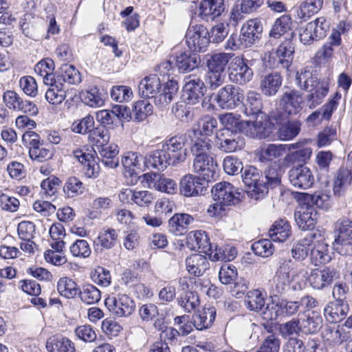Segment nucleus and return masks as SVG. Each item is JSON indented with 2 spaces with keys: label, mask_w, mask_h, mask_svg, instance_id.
<instances>
[{
  "label": "nucleus",
  "mask_w": 352,
  "mask_h": 352,
  "mask_svg": "<svg viewBox=\"0 0 352 352\" xmlns=\"http://www.w3.org/2000/svg\"><path fill=\"white\" fill-rule=\"evenodd\" d=\"M214 100L222 109L231 110L236 108L243 98V90L236 86L227 85L213 95Z\"/></svg>",
  "instance_id": "6"
},
{
  "label": "nucleus",
  "mask_w": 352,
  "mask_h": 352,
  "mask_svg": "<svg viewBox=\"0 0 352 352\" xmlns=\"http://www.w3.org/2000/svg\"><path fill=\"white\" fill-rule=\"evenodd\" d=\"M153 113L152 104L146 100L137 101L131 113V118L141 122L144 120L148 116Z\"/></svg>",
  "instance_id": "47"
},
{
  "label": "nucleus",
  "mask_w": 352,
  "mask_h": 352,
  "mask_svg": "<svg viewBox=\"0 0 352 352\" xmlns=\"http://www.w3.org/2000/svg\"><path fill=\"white\" fill-rule=\"evenodd\" d=\"M213 199L216 201L214 204V208L219 206L221 209L222 206L235 205L240 200V192L238 189L228 182H219L216 184L212 190Z\"/></svg>",
  "instance_id": "5"
},
{
  "label": "nucleus",
  "mask_w": 352,
  "mask_h": 352,
  "mask_svg": "<svg viewBox=\"0 0 352 352\" xmlns=\"http://www.w3.org/2000/svg\"><path fill=\"white\" fill-rule=\"evenodd\" d=\"M335 232L338 234L335 243H350L349 241L352 239V221L346 217L338 219L335 224Z\"/></svg>",
  "instance_id": "37"
},
{
  "label": "nucleus",
  "mask_w": 352,
  "mask_h": 352,
  "mask_svg": "<svg viewBox=\"0 0 352 352\" xmlns=\"http://www.w3.org/2000/svg\"><path fill=\"white\" fill-rule=\"evenodd\" d=\"M312 243V237L307 236L296 242L292 249V255L294 259L304 260L308 255L309 247Z\"/></svg>",
  "instance_id": "51"
},
{
  "label": "nucleus",
  "mask_w": 352,
  "mask_h": 352,
  "mask_svg": "<svg viewBox=\"0 0 352 352\" xmlns=\"http://www.w3.org/2000/svg\"><path fill=\"white\" fill-rule=\"evenodd\" d=\"M233 56L231 53H217L211 55L207 60L208 69L225 73L226 65Z\"/></svg>",
  "instance_id": "44"
},
{
  "label": "nucleus",
  "mask_w": 352,
  "mask_h": 352,
  "mask_svg": "<svg viewBox=\"0 0 352 352\" xmlns=\"http://www.w3.org/2000/svg\"><path fill=\"white\" fill-rule=\"evenodd\" d=\"M202 180L200 177L192 174L184 175L179 182L180 194L186 197L204 195L206 187Z\"/></svg>",
  "instance_id": "16"
},
{
  "label": "nucleus",
  "mask_w": 352,
  "mask_h": 352,
  "mask_svg": "<svg viewBox=\"0 0 352 352\" xmlns=\"http://www.w3.org/2000/svg\"><path fill=\"white\" fill-rule=\"evenodd\" d=\"M141 160V156H139L137 153L129 152L123 157L122 163L126 170L132 175L141 169L140 163Z\"/></svg>",
  "instance_id": "64"
},
{
  "label": "nucleus",
  "mask_w": 352,
  "mask_h": 352,
  "mask_svg": "<svg viewBox=\"0 0 352 352\" xmlns=\"http://www.w3.org/2000/svg\"><path fill=\"white\" fill-rule=\"evenodd\" d=\"M186 44L195 52H206L210 43L209 32L202 25L190 27L186 33Z\"/></svg>",
  "instance_id": "8"
},
{
  "label": "nucleus",
  "mask_w": 352,
  "mask_h": 352,
  "mask_svg": "<svg viewBox=\"0 0 352 352\" xmlns=\"http://www.w3.org/2000/svg\"><path fill=\"white\" fill-rule=\"evenodd\" d=\"M216 316V309L213 307H204L192 316L195 328L203 330L209 328L213 323Z\"/></svg>",
  "instance_id": "36"
},
{
  "label": "nucleus",
  "mask_w": 352,
  "mask_h": 352,
  "mask_svg": "<svg viewBox=\"0 0 352 352\" xmlns=\"http://www.w3.org/2000/svg\"><path fill=\"white\" fill-rule=\"evenodd\" d=\"M336 278L337 272L336 270L325 267L322 270L315 269L312 270L308 280L314 289H322L331 285Z\"/></svg>",
  "instance_id": "21"
},
{
  "label": "nucleus",
  "mask_w": 352,
  "mask_h": 352,
  "mask_svg": "<svg viewBox=\"0 0 352 352\" xmlns=\"http://www.w3.org/2000/svg\"><path fill=\"white\" fill-rule=\"evenodd\" d=\"M332 251L324 241H318L311 250V260L315 265L328 263L332 258Z\"/></svg>",
  "instance_id": "31"
},
{
  "label": "nucleus",
  "mask_w": 352,
  "mask_h": 352,
  "mask_svg": "<svg viewBox=\"0 0 352 352\" xmlns=\"http://www.w3.org/2000/svg\"><path fill=\"white\" fill-rule=\"evenodd\" d=\"M306 98L308 106L310 109H314L320 105L324 97L329 92V84L326 81H321L320 86H318L313 91H309Z\"/></svg>",
  "instance_id": "46"
},
{
  "label": "nucleus",
  "mask_w": 352,
  "mask_h": 352,
  "mask_svg": "<svg viewBox=\"0 0 352 352\" xmlns=\"http://www.w3.org/2000/svg\"><path fill=\"white\" fill-rule=\"evenodd\" d=\"M349 332L340 326H327L322 332V337L327 346L335 347L344 343L348 338Z\"/></svg>",
  "instance_id": "26"
},
{
  "label": "nucleus",
  "mask_w": 352,
  "mask_h": 352,
  "mask_svg": "<svg viewBox=\"0 0 352 352\" xmlns=\"http://www.w3.org/2000/svg\"><path fill=\"white\" fill-rule=\"evenodd\" d=\"M230 80L239 85H245L250 82L253 77V72L248 67L245 60L240 57L234 58L229 66Z\"/></svg>",
  "instance_id": "14"
},
{
  "label": "nucleus",
  "mask_w": 352,
  "mask_h": 352,
  "mask_svg": "<svg viewBox=\"0 0 352 352\" xmlns=\"http://www.w3.org/2000/svg\"><path fill=\"white\" fill-rule=\"evenodd\" d=\"M263 101L260 94L254 91H249L246 94L245 113L248 116L259 115L262 112Z\"/></svg>",
  "instance_id": "40"
},
{
  "label": "nucleus",
  "mask_w": 352,
  "mask_h": 352,
  "mask_svg": "<svg viewBox=\"0 0 352 352\" xmlns=\"http://www.w3.org/2000/svg\"><path fill=\"white\" fill-rule=\"evenodd\" d=\"M192 168L200 178L202 177L207 182L217 179L219 176L217 164L212 155L194 158Z\"/></svg>",
  "instance_id": "13"
},
{
  "label": "nucleus",
  "mask_w": 352,
  "mask_h": 352,
  "mask_svg": "<svg viewBox=\"0 0 352 352\" xmlns=\"http://www.w3.org/2000/svg\"><path fill=\"white\" fill-rule=\"evenodd\" d=\"M60 74L63 81L70 85H77L82 80L80 72L72 65L63 64L60 68Z\"/></svg>",
  "instance_id": "55"
},
{
  "label": "nucleus",
  "mask_w": 352,
  "mask_h": 352,
  "mask_svg": "<svg viewBox=\"0 0 352 352\" xmlns=\"http://www.w3.org/2000/svg\"><path fill=\"white\" fill-rule=\"evenodd\" d=\"M224 11L223 0H202L199 5L200 17L206 21H212Z\"/></svg>",
  "instance_id": "25"
},
{
  "label": "nucleus",
  "mask_w": 352,
  "mask_h": 352,
  "mask_svg": "<svg viewBox=\"0 0 352 352\" xmlns=\"http://www.w3.org/2000/svg\"><path fill=\"white\" fill-rule=\"evenodd\" d=\"M200 61V56L198 54L182 52L177 56L176 65L182 72H190L197 67Z\"/></svg>",
  "instance_id": "39"
},
{
  "label": "nucleus",
  "mask_w": 352,
  "mask_h": 352,
  "mask_svg": "<svg viewBox=\"0 0 352 352\" xmlns=\"http://www.w3.org/2000/svg\"><path fill=\"white\" fill-rule=\"evenodd\" d=\"M349 310L348 305L343 300H335L326 305L324 316L329 322L337 323L346 318Z\"/></svg>",
  "instance_id": "24"
},
{
  "label": "nucleus",
  "mask_w": 352,
  "mask_h": 352,
  "mask_svg": "<svg viewBox=\"0 0 352 352\" xmlns=\"http://www.w3.org/2000/svg\"><path fill=\"white\" fill-rule=\"evenodd\" d=\"M144 164L147 168H153L158 170H164L168 166L172 165L170 156L166 153V150L161 148L150 152L144 157Z\"/></svg>",
  "instance_id": "23"
},
{
  "label": "nucleus",
  "mask_w": 352,
  "mask_h": 352,
  "mask_svg": "<svg viewBox=\"0 0 352 352\" xmlns=\"http://www.w3.org/2000/svg\"><path fill=\"white\" fill-rule=\"evenodd\" d=\"M294 58V47L289 41L281 43L276 52L268 56L267 65L273 69H288Z\"/></svg>",
  "instance_id": "10"
},
{
  "label": "nucleus",
  "mask_w": 352,
  "mask_h": 352,
  "mask_svg": "<svg viewBox=\"0 0 352 352\" xmlns=\"http://www.w3.org/2000/svg\"><path fill=\"white\" fill-rule=\"evenodd\" d=\"M342 43L341 32L333 29L328 41L317 51L316 59L319 63H329L333 57L335 48Z\"/></svg>",
  "instance_id": "17"
},
{
  "label": "nucleus",
  "mask_w": 352,
  "mask_h": 352,
  "mask_svg": "<svg viewBox=\"0 0 352 352\" xmlns=\"http://www.w3.org/2000/svg\"><path fill=\"white\" fill-rule=\"evenodd\" d=\"M82 302L87 305L97 303L101 298L100 291L94 285L87 284L79 289L78 294Z\"/></svg>",
  "instance_id": "48"
},
{
  "label": "nucleus",
  "mask_w": 352,
  "mask_h": 352,
  "mask_svg": "<svg viewBox=\"0 0 352 352\" xmlns=\"http://www.w3.org/2000/svg\"><path fill=\"white\" fill-rule=\"evenodd\" d=\"M274 125L266 113L256 116L254 121L242 120L240 131L251 138L264 139L272 133Z\"/></svg>",
  "instance_id": "3"
},
{
  "label": "nucleus",
  "mask_w": 352,
  "mask_h": 352,
  "mask_svg": "<svg viewBox=\"0 0 352 352\" xmlns=\"http://www.w3.org/2000/svg\"><path fill=\"white\" fill-rule=\"evenodd\" d=\"M186 243L192 250H197L202 253L210 250L209 237L205 231L196 230L189 232L186 237Z\"/></svg>",
  "instance_id": "29"
},
{
  "label": "nucleus",
  "mask_w": 352,
  "mask_h": 352,
  "mask_svg": "<svg viewBox=\"0 0 352 352\" xmlns=\"http://www.w3.org/2000/svg\"><path fill=\"white\" fill-rule=\"evenodd\" d=\"M297 265L291 259L283 260L278 267L273 278V290L274 295L285 292L292 281L299 273Z\"/></svg>",
  "instance_id": "1"
},
{
  "label": "nucleus",
  "mask_w": 352,
  "mask_h": 352,
  "mask_svg": "<svg viewBox=\"0 0 352 352\" xmlns=\"http://www.w3.org/2000/svg\"><path fill=\"white\" fill-rule=\"evenodd\" d=\"M265 294L259 289H253L248 292L245 302L249 309L259 311L265 305Z\"/></svg>",
  "instance_id": "49"
},
{
  "label": "nucleus",
  "mask_w": 352,
  "mask_h": 352,
  "mask_svg": "<svg viewBox=\"0 0 352 352\" xmlns=\"http://www.w3.org/2000/svg\"><path fill=\"white\" fill-rule=\"evenodd\" d=\"M122 195L131 197V199L140 206H148L154 199L153 194L147 190L133 191L126 189Z\"/></svg>",
  "instance_id": "54"
},
{
  "label": "nucleus",
  "mask_w": 352,
  "mask_h": 352,
  "mask_svg": "<svg viewBox=\"0 0 352 352\" xmlns=\"http://www.w3.org/2000/svg\"><path fill=\"white\" fill-rule=\"evenodd\" d=\"M46 348L50 352H74V344L67 338L57 336L50 338L46 343Z\"/></svg>",
  "instance_id": "38"
},
{
  "label": "nucleus",
  "mask_w": 352,
  "mask_h": 352,
  "mask_svg": "<svg viewBox=\"0 0 352 352\" xmlns=\"http://www.w3.org/2000/svg\"><path fill=\"white\" fill-rule=\"evenodd\" d=\"M104 305L112 315L118 318L129 317L135 309L134 300L124 294L109 296Z\"/></svg>",
  "instance_id": "4"
},
{
  "label": "nucleus",
  "mask_w": 352,
  "mask_h": 352,
  "mask_svg": "<svg viewBox=\"0 0 352 352\" xmlns=\"http://www.w3.org/2000/svg\"><path fill=\"white\" fill-rule=\"evenodd\" d=\"M188 137L190 138V152L194 158L212 156V142L206 135H198L195 131L190 132Z\"/></svg>",
  "instance_id": "19"
},
{
  "label": "nucleus",
  "mask_w": 352,
  "mask_h": 352,
  "mask_svg": "<svg viewBox=\"0 0 352 352\" xmlns=\"http://www.w3.org/2000/svg\"><path fill=\"white\" fill-rule=\"evenodd\" d=\"M322 319L319 316L313 315L307 316L300 322L301 331L306 334L314 333L317 332L321 327Z\"/></svg>",
  "instance_id": "62"
},
{
  "label": "nucleus",
  "mask_w": 352,
  "mask_h": 352,
  "mask_svg": "<svg viewBox=\"0 0 352 352\" xmlns=\"http://www.w3.org/2000/svg\"><path fill=\"white\" fill-rule=\"evenodd\" d=\"M81 96L84 102L92 107H100L104 103L99 89L96 87H89L85 92H82Z\"/></svg>",
  "instance_id": "61"
},
{
  "label": "nucleus",
  "mask_w": 352,
  "mask_h": 352,
  "mask_svg": "<svg viewBox=\"0 0 352 352\" xmlns=\"http://www.w3.org/2000/svg\"><path fill=\"white\" fill-rule=\"evenodd\" d=\"M352 182V151L349 153L346 166L341 167L334 179L333 191L336 196L342 195Z\"/></svg>",
  "instance_id": "18"
},
{
  "label": "nucleus",
  "mask_w": 352,
  "mask_h": 352,
  "mask_svg": "<svg viewBox=\"0 0 352 352\" xmlns=\"http://www.w3.org/2000/svg\"><path fill=\"white\" fill-rule=\"evenodd\" d=\"M186 142V135H179L173 136L167 140L162 147L172 160V165L183 162L186 158V148H184Z\"/></svg>",
  "instance_id": "12"
},
{
  "label": "nucleus",
  "mask_w": 352,
  "mask_h": 352,
  "mask_svg": "<svg viewBox=\"0 0 352 352\" xmlns=\"http://www.w3.org/2000/svg\"><path fill=\"white\" fill-rule=\"evenodd\" d=\"M91 207L92 212L90 214L93 218H96L112 208L113 201L108 197H98L93 201Z\"/></svg>",
  "instance_id": "57"
},
{
  "label": "nucleus",
  "mask_w": 352,
  "mask_h": 352,
  "mask_svg": "<svg viewBox=\"0 0 352 352\" xmlns=\"http://www.w3.org/2000/svg\"><path fill=\"white\" fill-rule=\"evenodd\" d=\"M161 88L160 78L152 74L143 78L139 83L140 94L144 98H153Z\"/></svg>",
  "instance_id": "33"
},
{
  "label": "nucleus",
  "mask_w": 352,
  "mask_h": 352,
  "mask_svg": "<svg viewBox=\"0 0 352 352\" xmlns=\"http://www.w3.org/2000/svg\"><path fill=\"white\" fill-rule=\"evenodd\" d=\"M177 84L174 81H170V85H167L163 90V92L157 96H155V103L160 106L164 107L170 103L173 99L174 96L177 91Z\"/></svg>",
  "instance_id": "56"
},
{
  "label": "nucleus",
  "mask_w": 352,
  "mask_h": 352,
  "mask_svg": "<svg viewBox=\"0 0 352 352\" xmlns=\"http://www.w3.org/2000/svg\"><path fill=\"white\" fill-rule=\"evenodd\" d=\"M118 239L116 230L111 228L102 229L93 241L94 252L102 254L105 250L113 249L117 244Z\"/></svg>",
  "instance_id": "20"
},
{
  "label": "nucleus",
  "mask_w": 352,
  "mask_h": 352,
  "mask_svg": "<svg viewBox=\"0 0 352 352\" xmlns=\"http://www.w3.org/2000/svg\"><path fill=\"white\" fill-rule=\"evenodd\" d=\"M186 266L190 274L200 276L208 268L209 263L206 256L195 254L186 258Z\"/></svg>",
  "instance_id": "35"
},
{
  "label": "nucleus",
  "mask_w": 352,
  "mask_h": 352,
  "mask_svg": "<svg viewBox=\"0 0 352 352\" xmlns=\"http://www.w3.org/2000/svg\"><path fill=\"white\" fill-rule=\"evenodd\" d=\"M309 24L315 36L316 41L325 37L327 31L329 30V23L322 16L309 22Z\"/></svg>",
  "instance_id": "59"
},
{
  "label": "nucleus",
  "mask_w": 352,
  "mask_h": 352,
  "mask_svg": "<svg viewBox=\"0 0 352 352\" xmlns=\"http://www.w3.org/2000/svg\"><path fill=\"white\" fill-rule=\"evenodd\" d=\"M63 191L68 197L73 198L83 193L84 185L79 179L71 177L67 179Z\"/></svg>",
  "instance_id": "58"
},
{
  "label": "nucleus",
  "mask_w": 352,
  "mask_h": 352,
  "mask_svg": "<svg viewBox=\"0 0 352 352\" xmlns=\"http://www.w3.org/2000/svg\"><path fill=\"white\" fill-rule=\"evenodd\" d=\"M298 199H302L307 201H311L318 208L327 210L332 204L331 197L322 192H316L313 195L302 192L298 194Z\"/></svg>",
  "instance_id": "43"
},
{
  "label": "nucleus",
  "mask_w": 352,
  "mask_h": 352,
  "mask_svg": "<svg viewBox=\"0 0 352 352\" xmlns=\"http://www.w3.org/2000/svg\"><path fill=\"white\" fill-rule=\"evenodd\" d=\"M303 102L302 94L298 90L292 89L285 91L281 96L280 106L285 114L295 116L302 111Z\"/></svg>",
  "instance_id": "15"
},
{
  "label": "nucleus",
  "mask_w": 352,
  "mask_h": 352,
  "mask_svg": "<svg viewBox=\"0 0 352 352\" xmlns=\"http://www.w3.org/2000/svg\"><path fill=\"white\" fill-rule=\"evenodd\" d=\"M284 173V170L276 162L272 164L265 170L263 180L266 182V184L272 187L276 186L280 184L281 177Z\"/></svg>",
  "instance_id": "53"
},
{
  "label": "nucleus",
  "mask_w": 352,
  "mask_h": 352,
  "mask_svg": "<svg viewBox=\"0 0 352 352\" xmlns=\"http://www.w3.org/2000/svg\"><path fill=\"white\" fill-rule=\"evenodd\" d=\"M292 235V228L288 221H276L269 230V236L274 241L284 242Z\"/></svg>",
  "instance_id": "32"
},
{
  "label": "nucleus",
  "mask_w": 352,
  "mask_h": 352,
  "mask_svg": "<svg viewBox=\"0 0 352 352\" xmlns=\"http://www.w3.org/2000/svg\"><path fill=\"white\" fill-rule=\"evenodd\" d=\"M80 288L76 283L68 277L60 278L57 283L58 293L67 298H72L79 293Z\"/></svg>",
  "instance_id": "45"
},
{
  "label": "nucleus",
  "mask_w": 352,
  "mask_h": 352,
  "mask_svg": "<svg viewBox=\"0 0 352 352\" xmlns=\"http://www.w3.org/2000/svg\"><path fill=\"white\" fill-rule=\"evenodd\" d=\"M217 144L219 148L226 153L241 150L245 144L241 132L230 129H222L216 134Z\"/></svg>",
  "instance_id": "7"
},
{
  "label": "nucleus",
  "mask_w": 352,
  "mask_h": 352,
  "mask_svg": "<svg viewBox=\"0 0 352 352\" xmlns=\"http://www.w3.org/2000/svg\"><path fill=\"white\" fill-rule=\"evenodd\" d=\"M263 32V26L257 19L248 21L241 28L240 36L243 47H251Z\"/></svg>",
  "instance_id": "22"
},
{
  "label": "nucleus",
  "mask_w": 352,
  "mask_h": 352,
  "mask_svg": "<svg viewBox=\"0 0 352 352\" xmlns=\"http://www.w3.org/2000/svg\"><path fill=\"white\" fill-rule=\"evenodd\" d=\"M183 97L188 104L197 103L206 91V87L197 76L188 75L184 78Z\"/></svg>",
  "instance_id": "9"
},
{
  "label": "nucleus",
  "mask_w": 352,
  "mask_h": 352,
  "mask_svg": "<svg viewBox=\"0 0 352 352\" xmlns=\"http://www.w3.org/2000/svg\"><path fill=\"white\" fill-rule=\"evenodd\" d=\"M289 180L296 188L307 190L315 182V177L311 170L302 164L294 166L288 173Z\"/></svg>",
  "instance_id": "11"
},
{
  "label": "nucleus",
  "mask_w": 352,
  "mask_h": 352,
  "mask_svg": "<svg viewBox=\"0 0 352 352\" xmlns=\"http://www.w3.org/2000/svg\"><path fill=\"white\" fill-rule=\"evenodd\" d=\"M292 23V18L288 14H283L278 18L270 31L269 37L270 40L272 38L275 40L280 38L283 34L291 30Z\"/></svg>",
  "instance_id": "41"
},
{
  "label": "nucleus",
  "mask_w": 352,
  "mask_h": 352,
  "mask_svg": "<svg viewBox=\"0 0 352 352\" xmlns=\"http://www.w3.org/2000/svg\"><path fill=\"white\" fill-rule=\"evenodd\" d=\"M316 212L313 206L307 205L302 206L300 209L294 213L296 222L302 230L314 228L316 223Z\"/></svg>",
  "instance_id": "28"
},
{
  "label": "nucleus",
  "mask_w": 352,
  "mask_h": 352,
  "mask_svg": "<svg viewBox=\"0 0 352 352\" xmlns=\"http://www.w3.org/2000/svg\"><path fill=\"white\" fill-rule=\"evenodd\" d=\"M155 190L167 194H175L177 190V184L173 179L164 175H154V178L149 184Z\"/></svg>",
  "instance_id": "42"
},
{
  "label": "nucleus",
  "mask_w": 352,
  "mask_h": 352,
  "mask_svg": "<svg viewBox=\"0 0 352 352\" xmlns=\"http://www.w3.org/2000/svg\"><path fill=\"white\" fill-rule=\"evenodd\" d=\"M296 82L301 89L307 92L313 91L321 84L318 77L307 69H302L296 73Z\"/></svg>",
  "instance_id": "34"
},
{
  "label": "nucleus",
  "mask_w": 352,
  "mask_h": 352,
  "mask_svg": "<svg viewBox=\"0 0 352 352\" xmlns=\"http://www.w3.org/2000/svg\"><path fill=\"white\" fill-rule=\"evenodd\" d=\"M283 77L278 72H272L261 76L259 88L266 96H275L281 87Z\"/></svg>",
  "instance_id": "27"
},
{
  "label": "nucleus",
  "mask_w": 352,
  "mask_h": 352,
  "mask_svg": "<svg viewBox=\"0 0 352 352\" xmlns=\"http://www.w3.org/2000/svg\"><path fill=\"white\" fill-rule=\"evenodd\" d=\"M111 98L118 102H126L133 98V91L127 86H113L111 91Z\"/></svg>",
  "instance_id": "63"
},
{
  "label": "nucleus",
  "mask_w": 352,
  "mask_h": 352,
  "mask_svg": "<svg viewBox=\"0 0 352 352\" xmlns=\"http://www.w3.org/2000/svg\"><path fill=\"white\" fill-rule=\"evenodd\" d=\"M69 251L74 257L87 258L91 253L89 243L84 239H78L69 247Z\"/></svg>",
  "instance_id": "60"
},
{
  "label": "nucleus",
  "mask_w": 352,
  "mask_h": 352,
  "mask_svg": "<svg viewBox=\"0 0 352 352\" xmlns=\"http://www.w3.org/2000/svg\"><path fill=\"white\" fill-rule=\"evenodd\" d=\"M300 127L301 122L299 120L289 121L280 127L279 137L283 140H292L299 134Z\"/></svg>",
  "instance_id": "52"
},
{
  "label": "nucleus",
  "mask_w": 352,
  "mask_h": 352,
  "mask_svg": "<svg viewBox=\"0 0 352 352\" xmlns=\"http://www.w3.org/2000/svg\"><path fill=\"white\" fill-rule=\"evenodd\" d=\"M323 0H306L299 6L298 16L300 19H306L318 13L322 8Z\"/></svg>",
  "instance_id": "50"
},
{
  "label": "nucleus",
  "mask_w": 352,
  "mask_h": 352,
  "mask_svg": "<svg viewBox=\"0 0 352 352\" xmlns=\"http://www.w3.org/2000/svg\"><path fill=\"white\" fill-rule=\"evenodd\" d=\"M192 216L185 213L175 214L168 221V230L175 236H181L186 232L188 226L192 223Z\"/></svg>",
  "instance_id": "30"
},
{
  "label": "nucleus",
  "mask_w": 352,
  "mask_h": 352,
  "mask_svg": "<svg viewBox=\"0 0 352 352\" xmlns=\"http://www.w3.org/2000/svg\"><path fill=\"white\" fill-rule=\"evenodd\" d=\"M243 182L249 189L251 198L258 200L268 192L267 185L261 172L253 166H245L241 173Z\"/></svg>",
  "instance_id": "2"
}]
</instances>
